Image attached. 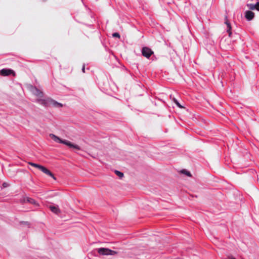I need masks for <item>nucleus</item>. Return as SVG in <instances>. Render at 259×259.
I'll use <instances>...</instances> for the list:
<instances>
[{
    "label": "nucleus",
    "instance_id": "14",
    "mask_svg": "<svg viewBox=\"0 0 259 259\" xmlns=\"http://www.w3.org/2000/svg\"><path fill=\"white\" fill-rule=\"evenodd\" d=\"M181 172H182V173H183V174H184L186 175H187V176H189V177H190V176H191V174H190V172L189 171H187L186 170H184V169H183V170H182L181 171Z\"/></svg>",
    "mask_w": 259,
    "mask_h": 259
},
{
    "label": "nucleus",
    "instance_id": "3",
    "mask_svg": "<svg viewBox=\"0 0 259 259\" xmlns=\"http://www.w3.org/2000/svg\"><path fill=\"white\" fill-rule=\"evenodd\" d=\"M28 164L30 165H32L38 169H39L40 170H41V171H42L43 172H44L45 174L50 176V177H52L54 179H56L55 177L54 176L53 174L49 170H48L47 168H46L45 167L41 165H39L38 164H36V163H33V162H28Z\"/></svg>",
    "mask_w": 259,
    "mask_h": 259
},
{
    "label": "nucleus",
    "instance_id": "1",
    "mask_svg": "<svg viewBox=\"0 0 259 259\" xmlns=\"http://www.w3.org/2000/svg\"><path fill=\"white\" fill-rule=\"evenodd\" d=\"M49 136L52 139H53L55 142L57 143L63 144L68 146L70 148H72L78 150L80 149V148L79 146L74 144L67 140H61L59 137L56 136L54 134H50Z\"/></svg>",
    "mask_w": 259,
    "mask_h": 259
},
{
    "label": "nucleus",
    "instance_id": "12",
    "mask_svg": "<svg viewBox=\"0 0 259 259\" xmlns=\"http://www.w3.org/2000/svg\"><path fill=\"white\" fill-rule=\"evenodd\" d=\"M27 201L28 202L30 203L34 204L35 205H37V203H36V201L34 199H33L32 198H27Z\"/></svg>",
    "mask_w": 259,
    "mask_h": 259
},
{
    "label": "nucleus",
    "instance_id": "18",
    "mask_svg": "<svg viewBox=\"0 0 259 259\" xmlns=\"http://www.w3.org/2000/svg\"><path fill=\"white\" fill-rule=\"evenodd\" d=\"M229 259H235V258L234 257H230Z\"/></svg>",
    "mask_w": 259,
    "mask_h": 259
},
{
    "label": "nucleus",
    "instance_id": "16",
    "mask_svg": "<svg viewBox=\"0 0 259 259\" xmlns=\"http://www.w3.org/2000/svg\"><path fill=\"white\" fill-rule=\"evenodd\" d=\"M112 36L113 37H118V38H120V35L117 32H115V33H114L112 34Z\"/></svg>",
    "mask_w": 259,
    "mask_h": 259
},
{
    "label": "nucleus",
    "instance_id": "17",
    "mask_svg": "<svg viewBox=\"0 0 259 259\" xmlns=\"http://www.w3.org/2000/svg\"><path fill=\"white\" fill-rule=\"evenodd\" d=\"M82 71L83 72H85V66H84V65H83L82 68Z\"/></svg>",
    "mask_w": 259,
    "mask_h": 259
},
{
    "label": "nucleus",
    "instance_id": "15",
    "mask_svg": "<svg viewBox=\"0 0 259 259\" xmlns=\"http://www.w3.org/2000/svg\"><path fill=\"white\" fill-rule=\"evenodd\" d=\"M174 102L176 103V104L180 108H183V107L180 104L179 102L175 98L173 99Z\"/></svg>",
    "mask_w": 259,
    "mask_h": 259
},
{
    "label": "nucleus",
    "instance_id": "4",
    "mask_svg": "<svg viewBox=\"0 0 259 259\" xmlns=\"http://www.w3.org/2000/svg\"><path fill=\"white\" fill-rule=\"evenodd\" d=\"M98 253L103 255H114L116 253L115 251L106 248H100L98 249Z\"/></svg>",
    "mask_w": 259,
    "mask_h": 259
},
{
    "label": "nucleus",
    "instance_id": "13",
    "mask_svg": "<svg viewBox=\"0 0 259 259\" xmlns=\"http://www.w3.org/2000/svg\"><path fill=\"white\" fill-rule=\"evenodd\" d=\"M115 172L116 175L120 178H122L123 176V174L119 171L115 170Z\"/></svg>",
    "mask_w": 259,
    "mask_h": 259
},
{
    "label": "nucleus",
    "instance_id": "2",
    "mask_svg": "<svg viewBox=\"0 0 259 259\" xmlns=\"http://www.w3.org/2000/svg\"><path fill=\"white\" fill-rule=\"evenodd\" d=\"M37 102L41 105L45 106H52L54 107L60 108L63 106L62 104L50 98L46 99H37Z\"/></svg>",
    "mask_w": 259,
    "mask_h": 259
},
{
    "label": "nucleus",
    "instance_id": "11",
    "mask_svg": "<svg viewBox=\"0 0 259 259\" xmlns=\"http://www.w3.org/2000/svg\"><path fill=\"white\" fill-rule=\"evenodd\" d=\"M50 208L51 209V210L56 213V214H58L59 212H60V210L58 208V207L57 206H50Z\"/></svg>",
    "mask_w": 259,
    "mask_h": 259
},
{
    "label": "nucleus",
    "instance_id": "9",
    "mask_svg": "<svg viewBox=\"0 0 259 259\" xmlns=\"http://www.w3.org/2000/svg\"><path fill=\"white\" fill-rule=\"evenodd\" d=\"M247 6L251 10H256L259 11V2H257L255 4H248Z\"/></svg>",
    "mask_w": 259,
    "mask_h": 259
},
{
    "label": "nucleus",
    "instance_id": "5",
    "mask_svg": "<svg viewBox=\"0 0 259 259\" xmlns=\"http://www.w3.org/2000/svg\"><path fill=\"white\" fill-rule=\"evenodd\" d=\"M0 74L2 76H8L11 74L15 76V75L14 71L10 69H3L1 70Z\"/></svg>",
    "mask_w": 259,
    "mask_h": 259
},
{
    "label": "nucleus",
    "instance_id": "7",
    "mask_svg": "<svg viewBox=\"0 0 259 259\" xmlns=\"http://www.w3.org/2000/svg\"><path fill=\"white\" fill-rule=\"evenodd\" d=\"M31 92L33 94L38 98H41L42 97V92L35 87H32L31 88Z\"/></svg>",
    "mask_w": 259,
    "mask_h": 259
},
{
    "label": "nucleus",
    "instance_id": "10",
    "mask_svg": "<svg viewBox=\"0 0 259 259\" xmlns=\"http://www.w3.org/2000/svg\"><path fill=\"white\" fill-rule=\"evenodd\" d=\"M225 24L227 25V31L229 34V36H230L231 35V26L230 23L228 22L227 17H226Z\"/></svg>",
    "mask_w": 259,
    "mask_h": 259
},
{
    "label": "nucleus",
    "instance_id": "6",
    "mask_svg": "<svg viewBox=\"0 0 259 259\" xmlns=\"http://www.w3.org/2000/svg\"><path fill=\"white\" fill-rule=\"evenodd\" d=\"M153 54V52L151 50L148 48L145 47L142 49V55L145 57L148 58Z\"/></svg>",
    "mask_w": 259,
    "mask_h": 259
},
{
    "label": "nucleus",
    "instance_id": "8",
    "mask_svg": "<svg viewBox=\"0 0 259 259\" xmlns=\"http://www.w3.org/2000/svg\"><path fill=\"white\" fill-rule=\"evenodd\" d=\"M245 17L247 20L250 21L254 18V14L252 11H247L245 13Z\"/></svg>",
    "mask_w": 259,
    "mask_h": 259
}]
</instances>
